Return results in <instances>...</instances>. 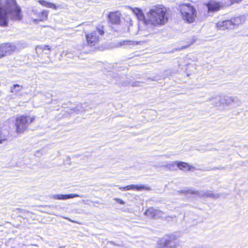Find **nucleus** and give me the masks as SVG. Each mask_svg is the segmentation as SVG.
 Masks as SVG:
<instances>
[{
  "mask_svg": "<svg viewBox=\"0 0 248 248\" xmlns=\"http://www.w3.org/2000/svg\"><path fill=\"white\" fill-rule=\"evenodd\" d=\"M21 10L16 0H0V26H6L10 19L20 20Z\"/></svg>",
  "mask_w": 248,
  "mask_h": 248,
  "instance_id": "obj_1",
  "label": "nucleus"
},
{
  "mask_svg": "<svg viewBox=\"0 0 248 248\" xmlns=\"http://www.w3.org/2000/svg\"><path fill=\"white\" fill-rule=\"evenodd\" d=\"M167 10L162 5L153 6L147 13L146 24L156 26L164 25L168 21Z\"/></svg>",
  "mask_w": 248,
  "mask_h": 248,
  "instance_id": "obj_2",
  "label": "nucleus"
},
{
  "mask_svg": "<svg viewBox=\"0 0 248 248\" xmlns=\"http://www.w3.org/2000/svg\"><path fill=\"white\" fill-rule=\"evenodd\" d=\"M183 19L188 23L193 22L197 16V11L190 3H183L180 6Z\"/></svg>",
  "mask_w": 248,
  "mask_h": 248,
  "instance_id": "obj_3",
  "label": "nucleus"
},
{
  "mask_svg": "<svg viewBox=\"0 0 248 248\" xmlns=\"http://www.w3.org/2000/svg\"><path fill=\"white\" fill-rule=\"evenodd\" d=\"M104 34L103 26L98 25L96 27L95 30L85 34L88 44L92 46L95 45L100 39L99 35L101 36Z\"/></svg>",
  "mask_w": 248,
  "mask_h": 248,
  "instance_id": "obj_4",
  "label": "nucleus"
},
{
  "mask_svg": "<svg viewBox=\"0 0 248 248\" xmlns=\"http://www.w3.org/2000/svg\"><path fill=\"white\" fill-rule=\"evenodd\" d=\"M34 120V117H30L25 116L18 117L16 119V132L22 133L27 128L29 125Z\"/></svg>",
  "mask_w": 248,
  "mask_h": 248,
  "instance_id": "obj_5",
  "label": "nucleus"
},
{
  "mask_svg": "<svg viewBox=\"0 0 248 248\" xmlns=\"http://www.w3.org/2000/svg\"><path fill=\"white\" fill-rule=\"evenodd\" d=\"M178 192L185 194H193L197 195L199 197H210L217 199L219 196L218 194L212 193V192L211 190H207L205 191H197L187 188H184L181 191H178Z\"/></svg>",
  "mask_w": 248,
  "mask_h": 248,
  "instance_id": "obj_6",
  "label": "nucleus"
},
{
  "mask_svg": "<svg viewBox=\"0 0 248 248\" xmlns=\"http://www.w3.org/2000/svg\"><path fill=\"white\" fill-rule=\"evenodd\" d=\"M16 49V46L10 43L3 44L0 46V52L3 56L10 55Z\"/></svg>",
  "mask_w": 248,
  "mask_h": 248,
  "instance_id": "obj_7",
  "label": "nucleus"
},
{
  "mask_svg": "<svg viewBox=\"0 0 248 248\" xmlns=\"http://www.w3.org/2000/svg\"><path fill=\"white\" fill-rule=\"evenodd\" d=\"M216 26L219 30H221L233 29L231 20L219 21L217 23Z\"/></svg>",
  "mask_w": 248,
  "mask_h": 248,
  "instance_id": "obj_8",
  "label": "nucleus"
},
{
  "mask_svg": "<svg viewBox=\"0 0 248 248\" xmlns=\"http://www.w3.org/2000/svg\"><path fill=\"white\" fill-rule=\"evenodd\" d=\"M121 16V13L119 11H116L110 12L108 16V17L112 24H118L120 22Z\"/></svg>",
  "mask_w": 248,
  "mask_h": 248,
  "instance_id": "obj_9",
  "label": "nucleus"
},
{
  "mask_svg": "<svg viewBox=\"0 0 248 248\" xmlns=\"http://www.w3.org/2000/svg\"><path fill=\"white\" fill-rule=\"evenodd\" d=\"M82 195L72 193L68 195L55 194L51 196V198L56 200H66L75 197H82Z\"/></svg>",
  "mask_w": 248,
  "mask_h": 248,
  "instance_id": "obj_10",
  "label": "nucleus"
},
{
  "mask_svg": "<svg viewBox=\"0 0 248 248\" xmlns=\"http://www.w3.org/2000/svg\"><path fill=\"white\" fill-rule=\"evenodd\" d=\"M206 6L209 12L217 11L222 7V5L220 2L214 1H210L207 4Z\"/></svg>",
  "mask_w": 248,
  "mask_h": 248,
  "instance_id": "obj_11",
  "label": "nucleus"
},
{
  "mask_svg": "<svg viewBox=\"0 0 248 248\" xmlns=\"http://www.w3.org/2000/svg\"><path fill=\"white\" fill-rule=\"evenodd\" d=\"M161 248H176V242L172 241L171 238L162 240L161 242Z\"/></svg>",
  "mask_w": 248,
  "mask_h": 248,
  "instance_id": "obj_12",
  "label": "nucleus"
},
{
  "mask_svg": "<svg viewBox=\"0 0 248 248\" xmlns=\"http://www.w3.org/2000/svg\"><path fill=\"white\" fill-rule=\"evenodd\" d=\"M10 138L8 131L0 128V144L6 142Z\"/></svg>",
  "mask_w": 248,
  "mask_h": 248,
  "instance_id": "obj_13",
  "label": "nucleus"
},
{
  "mask_svg": "<svg viewBox=\"0 0 248 248\" xmlns=\"http://www.w3.org/2000/svg\"><path fill=\"white\" fill-rule=\"evenodd\" d=\"M231 21L232 22V27L234 29L235 26H238L245 21V17L244 16H241L231 18Z\"/></svg>",
  "mask_w": 248,
  "mask_h": 248,
  "instance_id": "obj_14",
  "label": "nucleus"
},
{
  "mask_svg": "<svg viewBox=\"0 0 248 248\" xmlns=\"http://www.w3.org/2000/svg\"><path fill=\"white\" fill-rule=\"evenodd\" d=\"M232 96L227 95L220 96L219 98V103H216V106H218V104L230 105L232 104Z\"/></svg>",
  "mask_w": 248,
  "mask_h": 248,
  "instance_id": "obj_15",
  "label": "nucleus"
},
{
  "mask_svg": "<svg viewBox=\"0 0 248 248\" xmlns=\"http://www.w3.org/2000/svg\"><path fill=\"white\" fill-rule=\"evenodd\" d=\"M161 213L160 211L150 207L146 210L145 214L150 217H154L155 216H158Z\"/></svg>",
  "mask_w": 248,
  "mask_h": 248,
  "instance_id": "obj_16",
  "label": "nucleus"
},
{
  "mask_svg": "<svg viewBox=\"0 0 248 248\" xmlns=\"http://www.w3.org/2000/svg\"><path fill=\"white\" fill-rule=\"evenodd\" d=\"M145 188V186L142 185H131L129 186H126V188H125V190H134L136 189L137 190H141V189H144Z\"/></svg>",
  "mask_w": 248,
  "mask_h": 248,
  "instance_id": "obj_17",
  "label": "nucleus"
},
{
  "mask_svg": "<svg viewBox=\"0 0 248 248\" xmlns=\"http://www.w3.org/2000/svg\"><path fill=\"white\" fill-rule=\"evenodd\" d=\"M177 167L182 170H189V165L187 163L183 162H180L177 163Z\"/></svg>",
  "mask_w": 248,
  "mask_h": 248,
  "instance_id": "obj_18",
  "label": "nucleus"
},
{
  "mask_svg": "<svg viewBox=\"0 0 248 248\" xmlns=\"http://www.w3.org/2000/svg\"><path fill=\"white\" fill-rule=\"evenodd\" d=\"M22 87L18 84L14 85L13 87H11V92L14 93L15 94L17 93L19 91H21Z\"/></svg>",
  "mask_w": 248,
  "mask_h": 248,
  "instance_id": "obj_19",
  "label": "nucleus"
},
{
  "mask_svg": "<svg viewBox=\"0 0 248 248\" xmlns=\"http://www.w3.org/2000/svg\"><path fill=\"white\" fill-rule=\"evenodd\" d=\"M48 11L47 10H44L41 13L39 14V17L40 18V20L43 21L47 19V15H48Z\"/></svg>",
  "mask_w": 248,
  "mask_h": 248,
  "instance_id": "obj_20",
  "label": "nucleus"
},
{
  "mask_svg": "<svg viewBox=\"0 0 248 248\" xmlns=\"http://www.w3.org/2000/svg\"><path fill=\"white\" fill-rule=\"evenodd\" d=\"M178 162H172L170 163L167 164L164 166V167L168 168L169 170H175V167L177 166Z\"/></svg>",
  "mask_w": 248,
  "mask_h": 248,
  "instance_id": "obj_21",
  "label": "nucleus"
},
{
  "mask_svg": "<svg viewBox=\"0 0 248 248\" xmlns=\"http://www.w3.org/2000/svg\"><path fill=\"white\" fill-rule=\"evenodd\" d=\"M133 12L137 15V16L139 17L143 16V14L142 13V11L138 8H135V9H133Z\"/></svg>",
  "mask_w": 248,
  "mask_h": 248,
  "instance_id": "obj_22",
  "label": "nucleus"
},
{
  "mask_svg": "<svg viewBox=\"0 0 248 248\" xmlns=\"http://www.w3.org/2000/svg\"><path fill=\"white\" fill-rule=\"evenodd\" d=\"M232 104L234 103L236 104L237 105H239L241 104V101L239 100L238 97L232 96Z\"/></svg>",
  "mask_w": 248,
  "mask_h": 248,
  "instance_id": "obj_23",
  "label": "nucleus"
},
{
  "mask_svg": "<svg viewBox=\"0 0 248 248\" xmlns=\"http://www.w3.org/2000/svg\"><path fill=\"white\" fill-rule=\"evenodd\" d=\"M39 3L42 5L48 7L49 2L44 0H40L38 1Z\"/></svg>",
  "mask_w": 248,
  "mask_h": 248,
  "instance_id": "obj_24",
  "label": "nucleus"
},
{
  "mask_svg": "<svg viewBox=\"0 0 248 248\" xmlns=\"http://www.w3.org/2000/svg\"><path fill=\"white\" fill-rule=\"evenodd\" d=\"M142 83V82H141L140 81H135L132 82L130 84V85L132 87H138L140 86Z\"/></svg>",
  "mask_w": 248,
  "mask_h": 248,
  "instance_id": "obj_25",
  "label": "nucleus"
},
{
  "mask_svg": "<svg viewBox=\"0 0 248 248\" xmlns=\"http://www.w3.org/2000/svg\"><path fill=\"white\" fill-rule=\"evenodd\" d=\"M48 8H52L54 10H57L58 8V6H56L55 4L49 2V5L48 6Z\"/></svg>",
  "mask_w": 248,
  "mask_h": 248,
  "instance_id": "obj_26",
  "label": "nucleus"
},
{
  "mask_svg": "<svg viewBox=\"0 0 248 248\" xmlns=\"http://www.w3.org/2000/svg\"><path fill=\"white\" fill-rule=\"evenodd\" d=\"M132 44V42L129 41H124L123 42H120L121 46Z\"/></svg>",
  "mask_w": 248,
  "mask_h": 248,
  "instance_id": "obj_27",
  "label": "nucleus"
},
{
  "mask_svg": "<svg viewBox=\"0 0 248 248\" xmlns=\"http://www.w3.org/2000/svg\"><path fill=\"white\" fill-rule=\"evenodd\" d=\"M116 201L118 202L120 204H124V201H123L122 199H116Z\"/></svg>",
  "mask_w": 248,
  "mask_h": 248,
  "instance_id": "obj_28",
  "label": "nucleus"
},
{
  "mask_svg": "<svg viewBox=\"0 0 248 248\" xmlns=\"http://www.w3.org/2000/svg\"><path fill=\"white\" fill-rule=\"evenodd\" d=\"M216 169H218V170H224L225 169V168L223 167H219V168H215L213 169V170H215Z\"/></svg>",
  "mask_w": 248,
  "mask_h": 248,
  "instance_id": "obj_29",
  "label": "nucleus"
},
{
  "mask_svg": "<svg viewBox=\"0 0 248 248\" xmlns=\"http://www.w3.org/2000/svg\"><path fill=\"white\" fill-rule=\"evenodd\" d=\"M119 186V188L122 190H125V188H126V186H124V187H122L121 186Z\"/></svg>",
  "mask_w": 248,
  "mask_h": 248,
  "instance_id": "obj_30",
  "label": "nucleus"
},
{
  "mask_svg": "<svg viewBox=\"0 0 248 248\" xmlns=\"http://www.w3.org/2000/svg\"><path fill=\"white\" fill-rule=\"evenodd\" d=\"M109 243H110V244H113V245L118 246H120V245H119V244H115L114 242H113V241H110V242H109Z\"/></svg>",
  "mask_w": 248,
  "mask_h": 248,
  "instance_id": "obj_31",
  "label": "nucleus"
},
{
  "mask_svg": "<svg viewBox=\"0 0 248 248\" xmlns=\"http://www.w3.org/2000/svg\"><path fill=\"white\" fill-rule=\"evenodd\" d=\"M47 48V49H48V50L50 49V47L49 46H45V48Z\"/></svg>",
  "mask_w": 248,
  "mask_h": 248,
  "instance_id": "obj_32",
  "label": "nucleus"
},
{
  "mask_svg": "<svg viewBox=\"0 0 248 248\" xmlns=\"http://www.w3.org/2000/svg\"><path fill=\"white\" fill-rule=\"evenodd\" d=\"M2 57H3V54H1V52H0V58H2Z\"/></svg>",
  "mask_w": 248,
  "mask_h": 248,
  "instance_id": "obj_33",
  "label": "nucleus"
},
{
  "mask_svg": "<svg viewBox=\"0 0 248 248\" xmlns=\"http://www.w3.org/2000/svg\"><path fill=\"white\" fill-rule=\"evenodd\" d=\"M212 98H209L208 100V101H211V100H212Z\"/></svg>",
  "mask_w": 248,
  "mask_h": 248,
  "instance_id": "obj_34",
  "label": "nucleus"
}]
</instances>
